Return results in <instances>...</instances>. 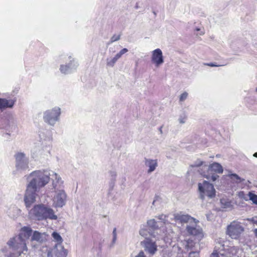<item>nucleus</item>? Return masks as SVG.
Here are the masks:
<instances>
[{
    "mask_svg": "<svg viewBox=\"0 0 257 257\" xmlns=\"http://www.w3.org/2000/svg\"><path fill=\"white\" fill-rule=\"evenodd\" d=\"M147 224L148 226L153 229H156L158 227L157 222L154 219H150L148 221Z\"/></svg>",
    "mask_w": 257,
    "mask_h": 257,
    "instance_id": "bb28decb",
    "label": "nucleus"
},
{
    "mask_svg": "<svg viewBox=\"0 0 257 257\" xmlns=\"http://www.w3.org/2000/svg\"><path fill=\"white\" fill-rule=\"evenodd\" d=\"M159 220L162 221L164 223H166L168 216L164 214H161L157 217Z\"/></svg>",
    "mask_w": 257,
    "mask_h": 257,
    "instance_id": "473e14b6",
    "label": "nucleus"
},
{
    "mask_svg": "<svg viewBox=\"0 0 257 257\" xmlns=\"http://www.w3.org/2000/svg\"><path fill=\"white\" fill-rule=\"evenodd\" d=\"M117 236H113V238L112 240V244H113L115 243L116 240Z\"/></svg>",
    "mask_w": 257,
    "mask_h": 257,
    "instance_id": "c03bdc74",
    "label": "nucleus"
},
{
    "mask_svg": "<svg viewBox=\"0 0 257 257\" xmlns=\"http://www.w3.org/2000/svg\"><path fill=\"white\" fill-rule=\"evenodd\" d=\"M7 213L10 218L16 219L21 215V210L15 205H12L8 209Z\"/></svg>",
    "mask_w": 257,
    "mask_h": 257,
    "instance_id": "aec40b11",
    "label": "nucleus"
},
{
    "mask_svg": "<svg viewBox=\"0 0 257 257\" xmlns=\"http://www.w3.org/2000/svg\"><path fill=\"white\" fill-rule=\"evenodd\" d=\"M32 233V229L28 226L21 228L18 235L11 238L8 242L7 244L13 250L20 255L22 253H26L27 251L26 241Z\"/></svg>",
    "mask_w": 257,
    "mask_h": 257,
    "instance_id": "f257e3e1",
    "label": "nucleus"
},
{
    "mask_svg": "<svg viewBox=\"0 0 257 257\" xmlns=\"http://www.w3.org/2000/svg\"><path fill=\"white\" fill-rule=\"evenodd\" d=\"M52 236H53L54 239L56 241L58 242V243L61 244V243L62 242L63 239H62L61 236H60V235L58 233H57L56 232H54L52 233Z\"/></svg>",
    "mask_w": 257,
    "mask_h": 257,
    "instance_id": "cd10ccee",
    "label": "nucleus"
},
{
    "mask_svg": "<svg viewBox=\"0 0 257 257\" xmlns=\"http://www.w3.org/2000/svg\"><path fill=\"white\" fill-rule=\"evenodd\" d=\"M198 189L200 193V197L202 200H204L206 196L210 199L215 197L216 190L214 186L207 181H203L202 183H199Z\"/></svg>",
    "mask_w": 257,
    "mask_h": 257,
    "instance_id": "0eeeda50",
    "label": "nucleus"
},
{
    "mask_svg": "<svg viewBox=\"0 0 257 257\" xmlns=\"http://www.w3.org/2000/svg\"><path fill=\"white\" fill-rule=\"evenodd\" d=\"M145 230L144 229H141L140 230V234L142 236H144L145 235Z\"/></svg>",
    "mask_w": 257,
    "mask_h": 257,
    "instance_id": "79ce46f5",
    "label": "nucleus"
},
{
    "mask_svg": "<svg viewBox=\"0 0 257 257\" xmlns=\"http://www.w3.org/2000/svg\"><path fill=\"white\" fill-rule=\"evenodd\" d=\"M121 57V55L119 54V53H117L115 56L114 57L115 59L117 61L118 59H119Z\"/></svg>",
    "mask_w": 257,
    "mask_h": 257,
    "instance_id": "a19ab883",
    "label": "nucleus"
},
{
    "mask_svg": "<svg viewBox=\"0 0 257 257\" xmlns=\"http://www.w3.org/2000/svg\"><path fill=\"white\" fill-rule=\"evenodd\" d=\"M109 174L110 176V185L113 186L117 176V172L115 170L112 169L109 171Z\"/></svg>",
    "mask_w": 257,
    "mask_h": 257,
    "instance_id": "5701e85b",
    "label": "nucleus"
},
{
    "mask_svg": "<svg viewBox=\"0 0 257 257\" xmlns=\"http://www.w3.org/2000/svg\"><path fill=\"white\" fill-rule=\"evenodd\" d=\"M248 220L251 221L254 224H257V216H254L250 219H248Z\"/></svg>",
    "mask_w": 257,
    "mask_h": 257,
    "instance_id": "58836bf2",
    "label": "nucleus"
},
{
    "mask_svg": "<svg viewBox=\"0 0 257 257\" xmlns=\"http://www.w3.org/2000/svg\"><path fill=\"white\" fill-rule=\"evenodd\" d=\"M253 232L255 235V236L257 237V228L255 229L254 230H253Z\"/></svg>",
    "mask_w": 257,
    "mask_h": 257,
    "instance_id": "09e8293b",
    "label": "nucleus"
},
{
    "mask_svg": "<svg viewBox=\"0 0 257 257\" xmlns=\"http://www.w3.org/2000/svg\"><path fill=\"white\" fill-rule=\"evenodd\" d=\"M206 217L208 220H209V216L208 214H206Z\"/></svg>",
    "mask_w": 257,
    "mask_h": 257,
    "instance_id": "864d4df0",
    "label": "nucleus"
},
{
    "mask_svg": "<svg viewBox=\"0 0 257 257\" xmlns=\"http://www.w3.org/2000/svg\"><path fill=\"white\" fill-rule=\"evenodd\" d=\"M2 251L4 253H5V257H15V254L13 253H7V248L6 247H4L2 249Z\"/></svg>",
    "mask_w": 257,
    "mask_h": 257,
    "instance_id": "2f4dec72",
    "label": "nucleus"
},
{
    "mask_svg": "<svg viewBox=\"0 0 257 257\" xmlns=\"http://www.w3.org/2000/svg\"><path fill=\"white\" fill-rule=\"evenodd\" d=\"M244 195L243 192H240L239 193V196L241 198H243L242 195Z\"/></svg>",
    "mask_w": 257,
    "mask_h": 257,
    "instance_id": "de8ad7c7",
    "label": "nucleus"
},
{
    "mask_svg": "<svg viewBox=\"0 0 257 257\" xmlns=\"http://www.w3.org/2000/svg\"><path fill=\"white\" fill-rule=\"evenodd\" d=\"M112 236H117L116 234V228H114L112 231Z\"/></svg>",
    "mask_w": 257,
    "mask_h": 257,
    "instance_id": "a18cd8bd",
    "label": "nucleus"
},
{
    "mask_svg": "<svg viewBox=\"0 0 257 257\" xmlns=\"http://www.w3.org/2000/svg\"><path fill=\"white\" fill-rule=\"evenodd\" d=\"M16 102V99L0 98V113L7 108H13Z\"/></svg>",
    "mask_w": 257,
    "mask_h": 257,
    "instance_id": "dca6fc26",
    "label": "nucleus"
},
{
    "mask_svg": "<svg viewBox=\"0 0 257 257\" xmlns=\"http://www.w3.org/2000/svg\"><path fill=\"white\" fill-rule=\"evenodd\" d=\"M244 228L240 223L236 221L232 222L228 225L226 233L232 239H237L239 238Z\"/></svg>",
    "mask_w": 257,
    "mask_h": 257,
    "instance_id": "9d476101",
    "label": "nucleus"
},
{
    "mask_svg": "<svg viewBox=\"0 0 257 257\" xmlns=\"http://www.w3.org/2000/svg\"><path fill=\"white\" fill-rule=\"evenodd\" d=\"M54 192L52 199L53 205L56 208H61L65 205L67 195L64 189L56 190Z\"/></svg>",
    "mask_w": 257,
    "mask_h": 257,
    "instance_id": "1a4fd4ad",
    "label": "nucleus"
},
{
    "mask_svg": "<svg viewBox=\"0 0 257 257\" xmlns=\"http://www.w3.org/2000/svg\"><path fill=\"white\" fill-rule=\"evenodd\" d=\"M50 178L52 180V189L55 191L58 189H63V181L57 173L53 171H50Z\"/></svg>",
    "mask_w": 257,
    "mask_h": 257,
    "instance_id": "4468645a",
    "label": "nucleus"
},
{
    "mask_svg": "<svg viewBox=\"0 0 257 257\" xmlns=\"http://www.w3.org/2000/svg\"><path fill=\"white\" fill-rule=\"evenodd\" d=\"M60 62L63 61L65 64H61L59 70L64 74L71 73L76 70L78 66L77 61L71 56H62L60 58Z\"/></svg>",
    "mask_w": 257,
    "mask_h": 257,
    "instance_id": "39448f33",
    "label": "nucleus"
},
{
    "mask_svg": "<svg viewBox=\"0 0 257 257\" xmlns=\"http://www.w3.org/2000/svg\"><path fill=\"white\" fill-rule=\"evenodd\" d=\"M37 192L38 191L27 187L24 200L26 208L28 211L30 209L32 204L36 202Z\"/></svg>",
    "mask_w": 257,
    "mask_h": 257,
    "instance_id": "9b49d317",
    "label": "nucleus"
},
{
    "mask_svg": "<svg viewBox=\"0 0 257 257\" xmlns=\"http://www.w3.org/2000/svg\"><path fill=\"white\" fill-rule=\"evenodd\" d=\"M135 257H147L144 251L141 250L139 253L135 256Z\"/></svg>",
    "mask_w": 257,
    "mask_h": 257,
    "instance_id": "4c0bfd02",
    "label": "nucleus"
},
{
    "mask_svg": "<svg viewBox=\"0 0 257 257\" xmlns=\"http://www.w3.org/2000/svg\"><path fill=\"white\" fill-rule=\"evenodd\" d=\"M141 244L144 247L145 251L150 255L152 256L154 255L158 250L156 241L151 238L146 237L141 242Z\"/></svg>",
    "mask_w": 257,
    "mask_h": 257,
    "instance_id": "f8f14e48",
    "label": "nucleus"
},
{
    "mask_svg": "<svg viewBox=\"0 0 257 257\" xmlns=\"http://www.w3.org/2000/svg\"><path fill=\"white\" fill-rule=\"evenodd\" d=\"M120 38V35H113L110 38L109 44L112 43L115 41H118Z\"/></svg>",
    "mask_w": 257,
    "mask_h": 257,
    "instance_id": "7c9ffc66",
    "label": "nucleus"
},
{
    "mask_svg": "<svg viewBox=\"0 0 257 257\" xmlns=\"http://www.w3.org/2000/svg\"><path fill=\"white\" fill-rule=\"evenodd\" d=\"M52 253L54 257H66L67 251L61 244L57 243L52 249Z\"/></svg>",
    "mask_w": 257,
    "mask_h": 257,
    "instance_id": "a211bd4d",
    "label": "nucleus"
},
{
    "mask_svg": "<svg viewBox=\"0 0 257 257\" xmlns=\"http://www.w3.org/2000/svg\"><path fill=\"white\" fill-rule=\"evenodd\" d=\"M151 62L155 67H159L164 62L162 50L157 48L152 52Z\"/></svg>",
    "mask_w": 257,
    "mask_h": 257,
    "instance_id": "ddd939ff",
    "label": "nucleus"
},
{
    "mask_svg": "<svg viewBox=\"0 0 257 257\" xmlns=\"http://www.w3.org/2000/svg\"><path fill=\"white\" fill-rule=\"evenodd\" d=\"M17 171L22 172L29 170V159L23 152H17L14 156Z\"/></svg>",
    "mask_w": 257,
    "mask_h": 257,
    "instance_id": "6e6552de",
    "label": "nucleus"
},
{
    "mask_svg": "<svg viewBox=\"0 0 257 257\" xmlns=\"http://www.w3.org/2000/svg\"><path fill=\"white\" fill-rule=\"evenodd\" d=\"M253 156V157L257 158V152L255 153Z\"/></svg>",
    "mask_w": 257,
    "mask_h": 257,
    "instance_id": "3c124183",
    "label": "nucleus"
},
{
    "mask_svg": "<svg viewBox=\"0 0 257 257\" xmlns=\"http://www.w3.org/2000/svg\"><path fill=\"white\" fill-rule=\"evenodd\" d=\"M231 249H232L233 250H235V253L236 252V249H235L234 247L233 248H231Z\"/></svg>",
    "mask_w": 257,
    "mask_h": 257,
    "instance_id": "603ef678",
    "label": "nucleus"
},
{
    "mask_svg": "<svg viewBox=\"0 0 257 257\" xmlns=\"http://www.w3.org/2000/svg\"><path fill=\"white\" fill-rule=\"evenodd\" d=\"M204 65L209 66H211V67H219V66H222L224 65H217L215 63H205Z\"/></svg>",
    "mask_w": 257,
    "mask_h": 257,
    "instance_id": "e433bc0d",
    "label": "nucleus"
},
{
    "mask_svg": "<svg viewBox=\"0 0 257 257\" xmlns=\"http://www.w3.org/2000/svg\"><path fill=\"white\" fill-rule=\"evenodd\" d=\"M187 118V116L185 113H183L180 114L178 119V121L180 123L184 124L185 123L186 119Z\"/></svg>",
    "mask_w": 257,
    "mask_h": 257,
    "instance_id": "c85d7f7f",
    "label": "nucleus"
},
{
    "mask_svg": "<svg viewBox=\"0 0 257 257\" xmlns=\"http://www.w3.org/2000/svg\"><path fill=\"white\" fill-rule=\"evenodd\" d=\"M210 257H224V255L222 253H218L216 251H214L211 253Z\"/></svg>",
    "mask_w": 257,
    "mask_h": 257,
    "instance_id": "72a5a7b5",
    "label": "nucleus"
},
{
    "mask_svg": "<svg viewBox=\"0 0 257 257\" xmlns=\"http://www.w3.org/2000/svg\"><path fill=\"white\" fill-rule=\"evenodd\" d=\"M145 164L149 168L147 171L148 174L154 172L158 166V161L156 159H145Z\"/></svg>",
    "mask_w": 257,
    "mask_h": 257,
    "instance_id": "6ab92c4d",
    "label": "nucleus"
},
{
    "mask_svg": "<svg viewBox=\"0 0 257 257\" xmlns=\"http://www.w3.org/2000/svg\"><path fill=\"white\" fill-rule=\"evenodd\" d=\"M229 177L232 180L235 181L236 183H240L244 180L236 174H231L229 175Z\"/></svg>",
    "mask_w": 257,
    "mask_h": 257,
    "instance_id": "393cba45",
    "label": "nucleus"
},
{
    "mask_svg": "<svg viewBox=\"0 0 257 257\" xmlns=\"http://www.w3.org/2000/svg\"><path fill=\"white\" fill-rule=\"evenodd\" d=\"M61 111L60 107L56 106L45 111L43 113L44 121L51 126H54L59 121Z\"/></svg>",
    "mask_w": 257,
    "mask_h": 257,
    "instance_id": "423d86ee",
    "label": "nucleus"
},
{
    "mask_svg": "<svg viewBox=\"0 0 257 257\" xmlns=\"http://www.w3.org/2000/svg\"><path fill=\"white\" fill-rule=\"evenodd\" d=\"M220 202L221 207L227 210H230L233 208L232 202L228 198H222L220 199Z\"/></svg>",
    "mask_w": 257,
    "mask_h": 257,
    "instance_id": "4be33fe9",
    "label": "nucleus"
},
{
    "mask_svg": "<svg viewBox=\"0 0 257 257\" xmlns=\"http://www.w3.org/2000/svg\"><path fill=\"white\" fill-rule=\"evenodd\" d=\"M187 96L188 93L185 92L180 96L179 100L180 101H184L187 98Z\"/></svg>",
    "mask_w": 257,
    "mask_h": 257,
    "instance_id": "f704fd0d",
    "label": "nucleus"
},
{
    "mask_svg": "<svg viewBox=\"0 0 257 257\" xmlns=\"http://www.w3.org/2000/svg\"><path fill=\"white\" fill-rule=\"evenodd\" d=\"M155 202H156V200H154L153 201V205H155Z\"/></svg>",
    "mask_w": 257,
    "mask_h": 257,
    "instance_id": "5fc2aeb1",
    "label": "nucleus"
},
{
    "mask_svg": "<svg viewBox=\"0 0 257 257\" xmlns=\"http://www.w3.org/2000/svg\"><path fill=\"white\" fill-rule=\"evenodd\" d=\"M36 156L35 155L34 153H32V157L33 158H36Z\"/></svg>",
    "mask_w": 257,
    "mask_h": 257,
    "instance_id": "8fccbe9b",
    "label": "nucleus"
},
{
    "mask_svg": "<svg viewBox=\"0 0 257 257\" xmlns=\"http://www.w3.org/2000/svg\"><path fill=\"white\" fill-rule=\"evenodd\" d=\"M46 234L45 233H41L38 231H35L32 235L31 240L36 241L39 243H42L46 240Z\"/></svg>",
    "mask_w": 257,
    "mask_h": 257,
    "instance_id": "412c9836",
    "label": "nucleus"
},
{
    "mask_svg": "<svg viewBox=\"0 0 257 257\" xmlns=\"http://www.w3.org/2000/svg\"><path fill=\"white\" fill-rule=\"evenodd\" d=\"M204 171L200 174L209 180L215 181L219 177L217 174H221L223 170L222 166L218 163H213L209 166H203Z\"/></svg>",
    "mask_w": 257,
    "mask_h": 257,
    "instance_id": "20e7f679",
    "label": "nucleus"
},
{
    "mask_svg": "<svg viewBox=\"0 0 257 257\" xmlns=\"http://www.w3.org/2000/svg\"><path fill=\"white\" fill-rule=\"evenodd\" d=\"M26 177L28 182L27 187L39 192L41 188L46 186L50 181V171L36 170Z\"/></svg>",
    "mask_w": 257,
    "mask_h": 257,
    "instance_id": "f03ea898",
    "label": "nucleus"
},
{
    "mask_svg": "<svg viewBox=\"0 0 257 257\" xmlns=\"http://www.w3.org/2000/svg\"><path fill=\"white\" fill-rule=\"evenodd\" d=\"M3 136L5 138H8V137L10 136V134L6 133L4 134Z\"/></svg>",
    "mask_w": 257,
    "mask_h": 257,
    "instance_id": "49530a36",
    "label": "nucleus"
},
{
    "mask_svg": "<svg viewBox=\"0 0 257 257\" xmlns=\"http://www.w3.org/2000/svg\"><path fill=\"white\" fill-rule=\"evenodd\" d=\"M204 162L201 161V160H197L194 163L193 165H191L192 167H200L201 166L202 167V168L200 169V170H199V171L200 172V173H201V172H203V171H204V168L203 167L204 166L206 165L205 164H204Z\"/></svg>",
    "mask_w": 257,
    "mask_h": 257,
    "instance_id": "b1692460",
    "label": "nucleus"
},
{
    "mask_svg": "<svg viewBox=\"0 0 257 257\" xmlns=\"http://www.w3.org/2000/svg\"><path fill=\"white\" fill-rule=\"evenodd\" d=\"M248 195L249 199L251 200L254 204H257V195L251 192H249Z\"/></svg>",
    "mask_w": 257,
    "mask_h": 257,
    "instance_id": "c756f323",
    "label": "nucleus"
},
{
    "mask_svg": "<svg viewBox=\"0 0 257 257\" xmlns=\"http://www.w3.org/2000/svg\"><path fill=\"white\" fill-rule=\"evenodd\" d=\"M117 60L114 57L108 58L106 59V65L110 67H113Z\"/></svg>",
    "mask_w": 257,
    "mask_h": 257,
    "instance_id": "a878e982",
    "label": "nucleus"
},
{
    "mask_svg": "<svg viewBox=\"0 0 257 257\" xmlns=\"http://www.w3.org/2000/svg\"><path fill=\"white\" fill-rule=\"evenodd\" d=\"M127 52H128L127 49L123 48L119 51V53L122 56L123 54H125Z\"/></svg>",
    "mask_w": 257,
    "mask_h": 257,
    "instance_id": "ea45409f",
    "label": "nucleus"
},
{
    "mask_svg": "<svg viewBox=\"0 0 257 257\" xmlns=\"http://www.w3.org/2000/svg\"><path fill=\"white\" fill-rule=\"evenodd\" d=\"M199 251H191L189 253V257H199Z\"/></svg>",
    "mask_w": 257,
    "mask_h": 257,
    "instance_id": "c9c22d12",
    "label": "nucleus"
},
{
    "mask_svg": "<svg viewBox=\"0 0 257 257\" xmlns=\"http://www.w3.org/2000/svg\"><path fill=\"white\" fill-rule=\"evenodd\" d=\"M198 222L199 221L195 219L194 222L187 225L186 230L189 234L197 235L201 233V229L197 226Z\"/></svg>",
    "mask_w": 257,
    "mask_h": 257,
    "instance_id": "f3484780",
    "label": "nucleus"
},
{
    "mask_svg": "<svg viewBox=\"0 0 257 257\" xmlns=\"http://www.w3.org/2000/svg\"><path fill=\"white\" fill-rule=\"evenodd\" d=\"M195 219V218L191 217L188 214H184L181 213L174 215V219L175 221L182 224L187 223L189 224L192 222H194Z\"/></svg>",
    "mask_w": 257,
    "mask_h": 257,
    "instance_id": "2eb2a0df",
    "label": "nucleus"
},
{
    "mask_svg": "<svg viewBox=\"0 0 257 257\" xmlns=\"http://www.w3.org/2000/svg\"><path fill=\"white\" fill-rule=\"evenodd\" d=\"M28 216L30 218L39 221L50 219L56 220L57 216L55 214L54 210L50 207L39 204L34 206L28 210Z\"/></svg>",
    "mask_w": 257,
    "mask_h": 257,
    "instance_id": "7ed1b4c3",
    "label": "nucleus"
},
{
    "mask_svg": "<svg viewBox=\"0 0 257 257\" xmlns=\"http://www.w3.org/2000/svg\"><path fill=\"white\" fill-rule=\"evenodd\" d=\"M50 144H51V140L50 139H49V144L48 146H46L47 148H48L49 149L47 150L48 152H50Z\"/></svg>",
    "mask_w": 257,
    "mask_h": 257,
    "instance_id": "37998d69",
    "label": "nucleus"
}]
</instances>
